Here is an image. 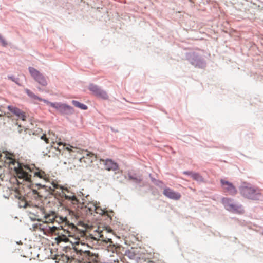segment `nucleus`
<instances>
[{"label": "nucleus", "instance_id": "nucleus-1", "mask_svg": "<svg viewBox=\"0 0 263 263\" xmlns=\"http://www.w3.org/2000/svg\"><path fill=\"white\" fill-rule=\"evenodd\" d=\"M35 219L42 223L34 226V230H39L46 235L53 234L58 235L60 241L66 242L67 237L76 238L79 229L70 222L66 216L60 215L53 211L45 212L44 208H37Z\"/></svg>", "mask_w": 263, "mask_h": 263}, {"label": "nucleus", "instance_id": "nucleus-2", "mask_svg": "<svg viewBox=\"0 0 263 263\" xmlns=\"http://www.w3.org/2000/svg\"><path fill=\"white\" fill-rule=\"evenodd\" d=\"M5 162L9 164L11 168L15 171L16 177L23 181L31 182V175L25 170L26 165H22L14 158L11 154L6 155Z\"/></svg>", "mask_w": 263, "mask_h": 263}, {"label": "nucleus", "instance_id": "nucleus-3", "mask_svg": "<svg viewBox=\"0 0 263 263\" xmlns=\"http://www.w3.org/2000/svg\"><path fill=\"white\" fill-rule=\"evenodd\" d=\"M26 91L27 94L32 99L34 100H37L40 101H43L47 105H49L52 107L55 108L63 114H69L73 112V110L72 107L69 105L61 103L50 102L47 100L43 99L42 98L37 96L29 90H26Z\"/></svg>", "mask_w": 263, "mask_h": 263}, {"label": "nucleus", "instance_id": "nucleus-4", "mask_svg": "<svg viewBox=\"0 0 263 263\" xmlns=\"http://www.w3.org/2000/svg\"><path fill=\"white\" fill-rule=\"evenodd\" d=\"M59 185L57 182L52 181L50 185L36 184L33 185L31 189V193L35 199H40L43 197V191H48L51 193L55 191V189H58Z\"/></svg>", "mask_w": 263, "mask_h": 263}, {"label": "nucleus", "instance_id": "nucleus-5", "mask_svg": "<svg viewBox=\"0 0 263 263\" xmlns=\"http://www.w3.org/2000/svg\"><path fill=\"white\" fill-rule=\"evenodd\" d=\"M240 192L245 197L252 200L258 199L261 195L259 189L248 186H241Z\"/></svg>", "mask_w": 263, "mask_h": 263}, {"label": "nucleus", "instance_id": "nucleus-6", "mask_svg": "<svg viewBox=\"0 0 263 263\" xmlns=\"http://www.w3.org/2000/svg\"><path fill=\"white\" fill-rule=\"evenodd\" d=\"M25 170H27L29 175L31 176V175L29 174L30 172H31L33 174L34 177H38L42 179L47 183V185H50L52 183V182H50V175L39 168H35V169L31 170L29 166H26Z\"/></svg>", "mask_w": 263, "mask_h": 263}, {"label": "nucleus", "instance_id": "nucleus-7", "mask_svg": "<svg viewBox=\"0 0 263 263\" xmlns=\"http://www.w3.org/2000/svg\"><path fill=\"white\" fill-rule=\"evenodd\" d=\"M222 203L224 207L229 211L239 214L243 213L244 210L241 205H238L233 203V200L229 198L222 199Z\"/></svg>", "mask_w": 263, "mask_h": 263}, {"label": "nucleus", "instance_id": "nucleus-8", "mask_svg": "<svg viewBox=\"0 0 263 263\" xmlns=\"http://www.w3.org/2000/svg\"><path fill=\"white\" fill-rule=\"evenodd\" d=\"M29 71L34 80L42 86L45 87L48 85L47 78L39 71L33 67H29Z\"/></svg>", "mask_w": 263, "mask_h": 263}, {"label": "nucleus", "instance_id": "nucleus-9", "mask_svg": "<svg viewBox=\"0 0 263 263\" xmlns=\"http://www.w3.org/2000/svg\"><path fill=\"white\" fill-rule=\"evenodd\" d=\"M108 234L107 232L105 231H100L98 232L96 234V236H93L92 235H90L89 237L91 239H93L95 240H97L98 241H100L101 242L104 243L107 247H111L112 246H114L113 244V242L111 240V238L107 237L106 236Z\"/></svg>", "mask_w": 263, "mask_h": 263}, {"label": "nucleus", "instance_id": "nucleus-10", "mask_svg": "<svg viewBox=\"0 0 263 263\" xmlns=\"http://www.w3.org/2000/svg\"><path fill=\"white\" fill-rule=\"evenodd\" d=\"M57 189H60L61 191L62 196L64 197L65 199L70 201L73 205H78L79 200L77 199L74 193L69 191L67 187H64L59 185Z\"/></svg>", "mask_w": 263, "mask_h": 263}, {"label": "nucleus", "instance_id": "nucleus-11", "mask_svg": "<svg viewBox=\"0 0 263 263\" xmlns=\"http://www.w3.org/2000/svg\"><path fill=\"white\" fill-rule=\"evenodd\" d=\"M82 156L79 158V161L81 163H84L86 166L90 164L93 161L94 158H96L95 154L87 151H84Z\"/></svg>", "mask_w": 263, "mask_h": 263}, {"label": "nucleus", "instance_id": "nucleus-12", "mask_svg": "<svg viewBox=\"0 0 263 263\" xmlns=\"http://www.w3.org/2000/svg\"><path fill=\"white\" fill-rule=\"evenodd\" d=\"M221 183L222 184L223 190L229 194L234 195L237 193V190L231 182L224 179H221Z\"/></svg>", "mask_w": 263, "mask_h": 263}, {"label": "nucleus", "instance_id": "nucleus-13", "mask_svg": "<svg viewBox=\"0 0 263 263\" xmlns=\"http://www.w3.org/2000/svg\"><path fill=\"white\" fill-rule=\"evenodd\" d=\"M100 161L104 165L105 169L108 171H116L119 169V166L117 163L113 161L111 159H101Z\"/></svg>", "mask_w": 263, "mask_h": 263}, {"label": "nucleus", "instance_id": "nucleus-14", "mask_svg": "<svg viewBox=\"0 0 263 263\" xmlns=\"http://www.w3.org/2000/svg\"><path fill=\"white\" fill-rule=\"evenodd\" d=\"M163 194L167 198L175 200L180 199L181 197V194L179 193L176 192L168 187L164 189Z\"/></svg>", "mask_w": 263, "mask_h": 263}, {"label": "nucleus", "instance_id": "nucleus-15", "mask_svg": "<svg viewBox=\"0 0 263 263\" xmlns=\"http://www.w3.org/2000/svg\"><path fill=\"white\" fill-rule=\"evenodd\" d=\"M89 89L98 97H100L103 99H107L108 98V96L106 92L103 90H101L96 85L90 84L89 86Z\"/></svg>", "mask_w": 263, "mask_h": 263}, {"label": "nucleus", "instance_id": "nucleus-16", "mask_svg": "<svg viewBox=\"0 0 263 263\" xmlns=\"http://www.w3.org/2000/svg\"><path fill=\"white\" fill-rule=\"evenodd\" d=\"M9 110L15 114L16 116H17L20 119H21L23 121L26 120V115L24 112L20 110V109L13 107V106H8Z\"/></svg>", "mask_w": 263, "mask_h": 263}, {"label": "nucleus", "instance_id": "nucleus-17", "mask_svg": "<svg viewBox=\"0 0 263 263\" xmlns=\"http://www.w3.org/2000/svg\"><path fill=\"white\" fill-rule=\"evenodd\" d=\"M71 148L66 147V149L69 151V154L70 156L73 157L76 159H79L80 157H81L84 151V150H82L77 147H73L71 146Z\"/></svg>", "mask_w": 263, "mask_h": 263}, {"label": "nucleus", "instance_id": "nucleus-18", "mask_svg": "<svg viewBox=\"0 0 263 263\" xmlns=\"http://www.w3.org/2000/svg\"><path fill=\"white\" fill-rule=\"evenodd\" d=\"M15 197L18 199V206L20 208H26L28 206H30L29 203L26 200L25 197L19 193H16L15 195Z\"/></svg>", "mask_w": 263, "mask_h": 263}, {"label": "nucleus", "instance_id": "nucleus-19", "mask_svg": "<svg viewBox=\"0 0 263 263\" xmlns=\"http://www.w3.org/2000/svg\"><path fill=\"white\" fill-rule=\"evenodd\" d=\"M95 212L98 214L101 215H106L108 217L110 216V215H109L108 211L106 210L105 209L101 208L98 204L96 206V209H95Z\"/></svg>", "mask_w": 263, "mask_h": 263}, {"label": "nucleus", "instance_id": "nucleus-20", "mask_svg": "<svg viewBox=\"0 0 263 263\" xmlns=\"http://www.w3.org/2000/svg\"><path fill=\"white\" fill-rule=\"evenodd\" d=\"M72 103L74 106L78 107L81 109L86 110L88 108L87 106L86 105L82 104L76 100H73L72 101Z\"/></svg>", "mask_w": 263, "mask_h": 263}, {"label": "nucleus", "instance_id": "nucleus-21", "mask_svg": "<svg viewBox=\"0 0 263 263\" xmlns=\"http://www.w3.org/2000/svg\"><path fill=\"white\" fill-rule=\"evenodd\" d=\"M128 177L130 180H132L136 183H140L142 180L141 177L133 175L130 174H128Z\"/></svg>", "mask_w": 263, "mask_h": 263}, {"label": "nucleus", "instance_id": "nucleus-22", "mask_svg": "<svg viewBox=\"0 0 263 263\" xmlns=\"http://www.w3.org/2000/svg\"><path fill=\"white\" fill-rule=\"evenodd\" d=\"M191 177L195 180L198 181H203V178L201 177V176L199 174L197 173H193V174H192Z\"/></svg>", "mask_w": 263, "mask_h": 263}, {"label": "nucleus", "instance_id": "nucleus-23", "mask_svg": "<svg viewBox=\"0 0 263 263\" xmlns=\"http://www.w3.org/2000/svg\"><path fill=\"white\" fill-rule=\"evenodd\" d=\"M98 204H93V203H88L87 204V208L89 209V211H95V209H96V206Z\"/></svg>", "mask_w": 263, "mask_h": 263}, {"label": "nucleus", "instance_id": "nucleus-24", "mask_svg": "<svg viewBox=\"0 0 263 263\" xmlns=\"http://www.w3.org/2000/svg\"><path fill=\"white\" fill-rule=\"evenodd\" d=\"M0 42L2 46H6L7 45V43L6 40L1 36L0 34Z\"/></svg>", "mask_w": 263, "mask_h": 263}, {"label": "nucleus", "instance_id": "nucleus-25", "mask_svg": "<svg viewBox=\"0 0 263 263\" xmlns=\"http://www.w3.org/2000/svg\"><path fill=\"white\" fill-rule=\"evenodd\" d=\"M41 139H42V140H44L45 142L47 144L49 143V138H47L46 137V136L45 134H43L41 137Z\"/></svg>", "mask_w": 263, "mask_h": 263}, {"label": "nucleus", "instance_id": "nucleus-26", "mask_svg": "<svg viewBox=\"0 0 263 263\" xmlns=\"http://www.w3.org/2000/svg\"><path fill=\"white\" fill-rule=\"evenodd\" d=\"M193 172H192L185 171V172H183V174H184L185 175H190L191 176H192V174H193Z\"/></svg>", "mask_w": 263, "mask_h": 263}, {"label": "nucleus", "instance_id": "nucleus-27", "mask_svg": "<svg viewBox=\"0 0 263 263\" xmlns=\"http://www.w3.org/2000/svg\"><path fill=\"white\" fill-rule=\"evenodd\" d=\"M8 78L11 80H12L13 81H14V80L13 79V77H8Z\"/></svg>", "mask_w": 263, "mask_h": 263}, {"label": "nucleus", "instance_id": "nucleus-28", "mask_svg": "<svg viewBox=\"0 0 263 263\" xmlns=\"http://www.w3.org/2000/svg\"><path fill=\"white\" fill-rule=\"evenodd\" d=\"M80 234H81V236H82V235H85V234L84 233V232H80Z\"/></svg>", "mask_w": 263, "mask_h": 263}, {"label": "nucleus", "instance_id": "nucleus-29", "mask_svg": "<svg viewBox=\"0 0 263 263\" xmlns=\"http://www.w3.org/2000/svg\"><path fill=\"white\" fill-rule=\"evenodd\" d=\"M38 89H39V90H40V91H41V90H41V89L40 87H39V88H38Z\"/></svg>", "mask_w": 263, "mask_h": 263}]
</instances>
